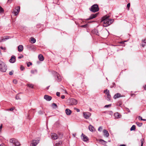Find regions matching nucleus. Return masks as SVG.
I'll list each match as a JSON object with an SVG mask.
<instances>
[{
  "instance_id": "nucleus-55",
  "label": "nucleus",
  "mask_w": 146,
  "mask_h": 146,
  "mask_svg": "<svg viewBox=\"0 0 146 146\" xmlns=\"http://www.w3.org/2000/svg\"><path fill=\"white\" fill-rule=\"evenodd\" d=\"M14 109L13 108H11L9 109V110L10 111H12Z\"/></svg>"
},
{
  "instance_id": "nucleus-11",
  "label": "nucleus",
  "mask_w": 146,
  "mask_h": 146,
  "mask_svg": "<svg viewBox=\"0 0 146 146\" xmlns=\"http://www.w3.org/2000/svg\"><path fill=\"white\" fill-rule=\"evenodd\" d=\"M83 137L82 140L83 141L85 142L88 141L89 139L88 137L86 135L84 134L83 133H82L81 135V137Z\"/></svg>"
},
{
  "instance_id": "nucleus-2",
  "label": "nucleus",
  "mask_w": 146,
  "mask_h": 146,
  "mask_svg": "<svg viewBox=\"0 0 146 146\" xmlns=\"http://www.w3.org/2000/svg\"><path fill=\"white\" fill-rule=\"evenodd\" d=\"M7 70V66L2 61L0 60V71L5 72Z\"/></svg>"
},
{
  "instance_id": "nucleus-29",
  "label": "nucleus",
  "mask_w": 146,
  "mask_h": 146,
  "mask_svg": "<svg viewBox=\"0 0 146 146\" xmlns=\"http://www.w3.org/2000/svg\"><path fill=\"white\" fill-rule=\"evenodd\" d=\"M93 32H94V33L96 34V35H99L98 32L97 30L96 29H94V30L93 31Z\"/></svg>"
},
{
  "instance_id": "nucleus-18",
  "label": "nucleus",
  "mask_w": 146,
  "mask_h": 146,
  "mask_svg": "<svg viewBox=\"0 0 146 146\" xmlns=\"http://www.w3.org/2000/svg\"><path fill=\"white\" fill-rule=\"evenodd\" d=\"M104 135L106 137H108L109 136V134L108 131L106 129H104L103 131Z\"/></svg>"
},
{
  "instance_id": "nucleus-19",
  "label": "nucleus",
  "mask_w": 146,
  "mask_h": 146,
  "mask_svg": "<svg viewBox=\"0 0 146 146\" xmlns=\"http://www.w3.org/2000/svg\"><path fill=\"white\" fill-rule=\"evenodd\" d=\"M18 51L19 52H21L23 50V47L22 45H20L18 46Z\"/></svg>"
},
{
  "instance_id": "nucleus-58",
  "label": "nucleus",
  "mask_w": 146,
  "mask_h": 146,
  "mask_svg": "<svg viewBox=\"0 0 146 146\" xmlns=\"http://www.w3.org/2000/svg\"><path fill=\"white\" fill-rule=\"evenodd\" d=\"M0 146H5V145L4 144H2L0 145Z\"/></svg>"
},
{
  "instance_id": "nucleus-28",
  "label": "nucleus",
  "mask_w": 146,
  "mask_h": 146,
  "mask_svg": "<svg viewBox=\"0 0 146 146\" xmlns=\"http://www.w3.org/2000/svg\"><path fill=\"white\" fill-rule=\"evenodd\" d=\"M122 104V102L121 101H119L117 103V105L121 107Z\"/></svg>"
},
{
  "instance_id": "nucleus-6",
  "label": "nucleus",
  "mask_w": 146,
  "mask_h": 146,
  "mask_svg": "<svg viewBox=\"0 0 146 146\" xmlns=\"http://www.w3.org/2000/svg\"><path fill=\"white\" fill-rule=\"evenodd\" d=\"M52 74L56 76V79L58 82H60L61 80V78L59 74L55 71H53Z\"/></svg>"
},
{
  "instance_id": "nucleus-37",
  "label": "nucleus",
  "mask_w": 146,
  "mask_h": 146,
  "mask_svg": "<svg viewBox=\"0 0 146 146\" xmlns=\"http://www.w3.org/2000/svg\"><path fill=\"white\" fill-rule=\"evenodd\" d=\"M110 112L112 113V112L111 111H104L103 112V113H104L109 114V113Z\"/></svg>"
},
{
  "instance_id": "nucleus-39",
  "label": "nucleus",
  "mask_w": 146,
  "mask_h": 146,
  "mask_svg": "<svg viewBox=\"0 0 146 146\" xmlns=\"http://www.w3.org/2000/svg\"><path fill=\"white\" fill-rule=\"evenodd\" d=\"M32 65V63L30 62H29L27 64V66L28 67H29L30 66V65Z\"/></svg>"
},
{
  "instance_id": "nucleus-22",
  "label": "nucleus",
  "mask_w": 146,
  "mask_h": 146,
  "mask_svg": "<svg viewBox=\"0 0 146 146\" xmlns=\"http://www.w3.org/2000/svg\"><path fill=\"white\" fill-rule=\"evenodd\" d=\"M114 115L115 119L119 118L121 116V115L119 114L118 112L115 113H114Z\"/></svg>"
},
{
  "instance_id": "nucleus-36",
  "label": "nucleus",
  "mask_w": 146,
  "mask_h": 146,
  "mask_svg": "<svg viewBox=\"0 0 146 146\" xmlns=\"http://www.w3.org/2000/svg\"><path fill=\"white\" fill-rule=\"evenodd\" d=\"M15 98L16 100H21V98L18 94L16 96Z\"/></svg>"
},
{
  "instance_id": "nucleus-53",
  "label": "nucleus",
  "mask_w": 146,
  "mask_h": 146,
  "mask_svg": "<svg viewBox=\"0 0 146 146\" xmlns=\"http://www.w3.org/2000/svg\"><path fill=\"white\" fill-rule=\"evenodd\" d=\"M61 98L62 99H64L65 98V96L64 95H62L61 96Z\"/></svg>"
},
{
  "instance_id": "nucleus-49",
  "label": "nucleus",
  "mask_w": 146,
  "mask_h": 146,
  "mask_svg": "<svg viewBox=\"0 0 146 146\" xmlns=\"http://www.w3.org/2000/svg\"><path fill=\"white\" fill-rule=\"evenodd\" d=\"M130 4L129 3H128L127 5V7L128 8H129L130 7Z\"/></svg>"
},
{
  "instance_id": "nucleus-27",
  "label": "nucleus",
  "mask_w": 146,
  "mask_h": 146,
  "mask_svg": "<svg viewBox=\"0 0 146 146\" xmlns=\"http://www.w3.org/2000/svg\"><path fill=\"white\" fill-rule=\"evenodd\" d=\"M135 129V126L134 125H133L131 127L130 129V130L131 131L134 130Z\"/></svg>"
},
{
  "instance_id": "nucleus-15",
  "label": "nucleus",
  "mask_w": 146,
  "mask_h": 146,
  "mask_svg": "<svg viewBox=\"0 0 146 146\" xmlns=\"http://www.w3.org/2000/svg\"><path fill=\"white\" fill-rule=\"evenodd\" d=\"M15 61V57L14 56H11V58L9 60V62L11 63H14Z\"/></svg>"
},
{
  "instance_id": "nucleus-62",
  "label": "nucleus",
  "mask_w": 146,
  "mask_h": 146,
  "mask_svg": "<svg viewBox=\"0 0 146 146\" xmlns=\"http://www.w3.org/2000/svg\"><path fill=\"white\" fill-rule=\"evenodd\" d=\"M144 89L145 90H146V85H145V87H144Z\"/></svg>"
},
{
  "instance_id": "nucleus-34",
  "label": "nucleus",
  "mask_w": 146,
  "mask_h": 146,
  "mask_svg": "<svg viewBox=\"0 0 146 146\" xmlns=\"http://www.w3.org/2000/svg\"><path fill=\"white\" fill-rule=\"evenodd\" d=\"M28 86L31 88H33L34 85L33 84H27Z\"/></svg>"
},
{
  "instance_id": "nucleus-4",
  "label": "nucleus",
  "mask_w": 146,
  "mask_h": 146,
  "mask_svg": "<svg viewBox=\"0 0 146 146\" xmlns=\"http://www.w3.org/2000/svg\"><path fill=\"white\" fill-rule=\"evenodd\" d=\"M9 141L10 143H13L14 144L13 146H20L21 145L20 143L18 140L15 138H12L10 139Z\"/></svg>"
},
{
  "instance_id": "nucleus-16",
  "label": "nucleus",
  "mask_w": 146,
  "mask_h": 146,
  "mask_svg": "<svg viewBox=\"0 0 146 146\" xmlns=\"http://www.w3.org/2000/svg\"><path fill=\"white\" fill-rule=\"evenodd\" d=\"M123 96H121V94L119 93H117L115 94L113 96V98L114 99H116L117 98H119L120 97H123Z\"/></svg>"
},
{
  "instance_id": "nucleus-5",
  "label": "nucleus",
  "mask_w": 146,
  "mask_h": 146,
  "mask_svg": "<svg viewBox=\"0 0 146 146\" xmlns=\"http://www.w3.org/2000/svg\"><path fill=\"white\" fill-rule=\"evenodd\" d=\"M68 102L69 105H76L77 104V101L75 99L71 98L68 100Z\"/></svg>"
},
{
  "instance_id": "nucleus-38",
  "label": "nucleus",
  "mask_w": 146,
  "mask_h": 146,
  "mask_svg": "<svg viewBox=\"0 0 146 146\" xmlns=\"http://www.w3.org/2000/svg\"><path fill=\"white\" fill-rule=\"evenodd\" d=\"M88 26V24H86L84 25H82L81 27L82 28H87Z\"/></svg>"
},
{
  "instance_id": "nucleus-48",
  "label": "nucleus",
  "mask_w": 146,
  "mask_h": 146,
  "mask_svg": "<svg viewBox=\"0 0 146 146\" xmlns=\"http://www.w3.org/2000/svg\"><path fill=\"white\" fill-rule=\"evenodd\" d=\"M9 38H3V39H2V41H5L6 40H7Z\"/></svg>"
},
{
  "instance_id": "nucleus-24",
  "label": "nucleus",
  "mask_w": 146,
  "mask_h": 146,
  "mask_svg": "<svg viewBox=\"0 0 146 146\" xmlns=\"http://www.w3.org/2000/svg\"><path fill=\"white\" fill-rule=\"evenodd\" d=\"M100 141L101 142V143L105 146H106V144L107 143V142L106 141H104V140L101 139L100 140Z\"/></svg>"
},
{
  "instance_id": "nucleus-51",
  "label": "nucleus",
  "mask_w": 146,
  "mask_h": 146,
  "mask_svg": "<svg viewBox=\"0 0 146 146\" xmlns=\"http://www.w3.org/2000/svg\"><path fill=\"white\" fill-rule=\"evenodd\" d=\"M13 73L12 71L10 72H9V74L10 75H12L13 74Z\"/></svg>"
},
{
  "instance_id": "nucleus-3",
  "label": "nucleus",
  "mask_w": 146,
  "mask_h": 146,
  "mask_svg": "<svg viewBox=\"0 0 146 146\" xmlns=\"http://www.w3.org/2000/svg\"><path fill=\"white\" fill-rule=\"evenodd\" d=\"M89 9L92 12L95 13L98 11L99 10V9L98 5L97 4H95L92 5L89 8Z\"/></svg>"
},
{
  "instance_id": "nucleus-12",
  "label": "nucleus",
  "mask_w": 146,
  "mask_h": 146,
  "mask_svg": "<svg viewBox=\"0 0 146 146\" xmlns=\"http://www.w3.org/2000/svg\"><path fill=\"white\" fill-rule=\"evenodd\" d=\"M51 136L52 139L54 140L58 138L57 135L54 133H52L51 134Z\"/></svg>"
},
{
  "instance_id": "nucleus-64",
  "label": "nucleus",
  "mask_w": 146,
  "mask_h": 146,
  "mask_svg": "<svg viewBox=\"0 0 146 146\" xmlns=\"http://www.w3.org/2000/svg\"><path fill=\"white\" fill-rule=\"evenodd\" d=\"M109 114L111 115V114L110 113H109V114Z\"/></svg>"
},
{
  "instance_id": "nucleus-31",
  "label": "nucleus",
  "mask_w": 146,
  "mask_h": 146,
  "mask_svg": "<svg viewBox=\"0 0 146 146\" xmlns=\"http://www.w3.org/2000/svg\"><path fill=\"white\" fill-rule=\"evenodd\" d=\"M31 72L32 74H34L35 73H37V70L36 69L35 70H31Z\"/></svg>"
},
{
  "instance_id": "nucleus-20",
  "label": "nucleus",
  "mask_w": 146,
  "mask_h": 146,
  "mask_svg": "<svg viewBox=\"0 0 146 146\" xmlns=\"http://www.w3.org/2000/svg\"><path fill=\"white\" fill-rule=\"evenodd\" d=\"M65 112L67 115H70L72 113L71 110L68 109H66V110Z\"/></svg>"
},
{
  "instance_id": "nucleus-59",
  "label": "nucleus",
  "mask_w": 146,
  "mask_h": 146,
  "mask_svg": "<svg viewBox=\"0 0 146 146\" xmlns=\"http://www.w3.org/2000/svg\"><path fill=\"white\" fill-rule=\"evenodd\" d=\"M120 146H126L124 144L121 145Z\"/></svg>"
},
{
  "instance_id": "nucleus-26",
  "label": "nucleus",
  "mask_w": 146,
  "mask_h": 146,
  "mask_svg": "<svg viewBox=\"0 0 146 146\" xmlns=\"http://www.w3.org/2000/svg\"><path fill=\"white\" fill-rule=\"evenodd\" d=\"M31 43H34L35 42L36 40L34 38L32 37L31 38Z\"/></svg>"
},
{
  "instance_id": "nucleus-61",
  "label": "nucleus",
  "mask_w": 146,
  "mask_h": 146,
  "mask_svg": "<svg viewBox=\"0 0 146 146\" xmlns=\"http://www.w3.org/2000/svg\"><path fill=\"white\" fill-rule=\"evenodd\" d=\"M50 86H48L47 88H46V89L48 90V89H49V87H50Z\"/></svg>"
},
{
  "instance_id": "nucleus-50",
  "label": "nucleus",
  "mask_w": 146,
  "mask_h": 146,
  "mask_svg": "<svg viewBox=\"0 0 146 146\" xmlns=\"http://www.w3.org/2000/svg\"><path fill=\"white\" fill-rule=\"evenodd\" d=\"M60 93L59 92H57L56 93V95L58 96H60Z\"/></svg>"
},
{
  "instance_id": "nucleus-60",
  "label": "nucleus",
  "mask_w": 146,
  "mask_h": 146,
  "mask_svg": "<svg viewBox=\"0 0 146 146\" xmlns=\"http://www.w3.org/2000/svg\"><path fill=\"white\" fill-rule=\"evenodd\" d=\"M146 40V39H145L144 40H143V42L144 43H145L146 42H145V41Z\"/></svg>"
},
{
  "instance_id": "nucleus-8",
  "label": "nucleus",
  "mask_w": 146,
  "mask_h": 146,
  "mask_svg": "<svg viewBox=\"0 0 146 146\" xmlns=\"http://www.w3.org/2000/svg\"><path fill=\"white\" fill-rule=\"evenodd\" d=\"M20 10L19 6H17L13 10V12L15 16L17 15L19 13Z\"/></svg>"
},
{
  "instance_id": "nucleus-7",
  "label": "nucleus",
  "mask_w": 146,
  "mask_h": 146,
  "mask_svg": "<svg viewBox=\"0 0 146 146\" xmlns=\"http://www.w3.org/2000/svg\"><path fill=\"white\" fill-rule=\"evenodd\" d=\"M104 93H105L107 95V100L109 101L110 100L111 96L110 94L109 90L108 89L104 90Z\"/></svg>"
},
{
  "instance_id": "nucleus-45",
  "label": "nucleus",
  "mask_w": 146,
  "mask_h": 146,
  "mask_svg": "<svg viewBox=\"0 0 146 146\" xmlns=\"http://www.w3.org/2000/svg\"><path fill=\"white\" fill-rule=\"evenodd\" d=\"M13 82L15 84H16L17 83V81L16 79H14L13 80Z\"/></svg>"
},
{
  "instance_id": "nucleus-10",
  "label": "nucleus",
  "mask_w": 146,
  "mask_h": 146,
  "mask_svg": "<svg viewBox=\"0 0 146 146\" xmlns=\"http://www.w3.org/2000/svg\"><path fill=\"white\" fill-rule=\"evenodd\" d=\"M98 14V13H96L94 14H92L90 16V17L89 18H88L86 20H90L91 19H93L94 18H95L97 16V15Z\"/></svg>"
},
{
  "instance_id": "nucleus-14",
  "label": "nucleus",
  "mask_w": 146,
  "mask_h": 146,
  "mask_svg": "<svg viewBox=\"0 0 146 146\" xmlns=\"http://www.w3.org/2000/svg\"><path fill=\"white\" fill-rule=\"evenodd\" d=\"M39 143L38 141L33 140L32 143L30 145V146H35Z\"/></svg>"
},
{
  "instance_id": "nucleus-44",
  "label": "nucleus",
  "mask_w": 146,
  "mask_h": 146,
  "mask_svg": "<svg viewBox=\"0 0 146 146\" xmlns=\"http://www.w3.org/2000/svg\"><path fill=\"white\" fill-rule=\"evenodd\" d=\"M143 141H144V140L143 139H142L141 140V146H143Z\"/></svg>"
},
{
  "instance_id": "nucleus-21",
  "label": "nucleus",
  "mask_w": 146,
  "mask_h": 146,
  "mask_svg": "<svg viewBox=\"0 0 146 146\" xmlns=\"http://www.w3.org/2000/svg\"><path fill=\"white\" fill-rule=\"evenodd\" d=\"M38 58L39 60L40 61H43L44 59L43 56L41 54H40L38 56Z\"/></svg>"
},
{
  "instance_id": "nucleus-42",
  "label": "nucleus",
  "mask_w": 146,
  "mask_h": 146,
  "mask_svg": "<svg viewBox=\"0 0 146 146\" xmlns=\"http://www.w3.org/2000/svg\"><path fill=\"white\" fill-rule=\"evenodd\" d=\"M25 69V68L23 66H21L20 67V70L21 71H23Z\"/></svg>"
},
{
  "instance_id": "nucleus-57",
  "label": "nucleus",
  "mask_w": 146,
  "mask_h": 146,
  "mask_svg": "<svg viewBox=\"0 0 146 146\" xmlns=\"http://www.w3.org/2000/svg\"><path fill=\"white\" fill-rule=\"evenodd\" d=\"M12 0H8V3H11Z\"/></svg>"
},
{
  "instance_id": "nucleus-41",
  "label": "nucleus",
  "mask_w": 146,
  "mask_h": 146,
  "mask_svg": "<svg viewBox=\"0 0 146 146\" xmlns=\"http://www.w3.org/2000/svg\"><path fill=\"white\" fill-rule=\"evenodd\" d=\"M102 127L101 126L98 129V131L100 132H101L102 131Z\"/></svg>"
},
{
  "instance_id": "nucleus-46",
  "label": "nucleus",
  "mask_w": 146,
  "mask_h": 146,
  "mask_svg": "<svg viewBox=\"0 0 146 146\" xmlns=\"http://www.w3.org/2000/svg\"><path fill=\"white\" fill-rule=\"evenodd\" d=\"M74 110H76L77 112H80V110L79 109L77 108H74Z\"/></svg>"
},
{
  "instance_id": "nucleus-32",
  "label": "nucleus",
  "mask_w": 146,
  "mask_h": 146,
  "mask_svg": "<svg viewBox=\"0 0 146 146\" xmlns=\"http://www.w3.org/2000/svg\"><path fill=\"white\" fill-rule=\"evenodd\" d=\"M112 85H111L110 86V87L111 88H115V84L114 82H113L112 83Z\"/></svg>"
},
{
  "instance_id": "nucleus-23",
  "label": "nucleus",
  "mask_w": 146,
  "mask_h": 146,
  "mask_svg": "<svg viewBox=\"0 0 146 146\" xmlns=\"http://www.w3.org/2000/svg\"><path fill=\"white\" fill-rule=\"evenodd\" d=\"M88 128H89V130L91 131H94V127L92 126L91 125H90L89 126H88Z\"/></svg>"
},
{
  "instance_id": "nucleus-13",
  "label": "nucleus",
  "mask_w": 146,
  "mask_h": 146,
  "mask_svg": "<svg viewBox=\"0 0 146 146\" xmlns=\"http://www.w3.org/2000/svg\"><path fill=\"white\" fill-rule=\"evenodd\" d=\"M44 98L47 101H50L51 100L52 98L50 96H49L48 95H46L44 96Z\"/></svg>"
},
{
  "instance_id": "nucleus-63",
  "label": "nucleus",
  "mask_w": 146,
  "mask_h": 146,
  "mask_svg": "<svg viewBox=\"0 0 146 146\" xmlns=\"http://www.w3.org/2000/svg\"><path fill=\"white\" fill-rule=\"evenodd\" d=\"M143 119V120H142L143 121H146V119Z\"/></svg>"
},
{
  "instance_id": "nucleus-17",
  "label": "nucleus",
  "mask_w": 146,
  "mask_h": 146,
  "mask_svg": "<svg viewBox=\"0 0 146 146\" xmlns=\"http://www.w3.org/2000/svg\"><path fill=\"white\" fill-rule=\"evenodd\" d=\"M55 145L54 146H62V142L61 141H56Z\"/></svg>"
},
{
  "instance_id": "nucleus-35",
  "label": "nucleus",
  "mask_w": 146,
  "mask_h": 146,
  "mask_svg": "<svg viewBox=\"0 0 146 146\" xmlns=\"http://www.w3.org/2000/svg\"><path fill=\"white\" fill-rule=\"evenodd\" d=\"M52 106L53 107V108H55L57 107L56 104L54 103L52 104Z\"/></svg>"
},
{
  "instance_id": "nucleus-56",
  "label": "nucleus",
  "mask_w": 146,
  "mask_h": 146,
  "mask_svg": "<svg viewBox=\"0 0 146 146\" xmlns=\"http://www.w3.org/2000/svg\"><path fill=\"white\" fill-rule=\"evenodd\" d=\"M2 128V125L1 124V125L0 126V131L1 130Z\"/></svg>"
},
{
  "instance_id": "nucleus-54",
  "label": "nucleus",
  "mask_w": 146,
  "mask_h": 146,
  "mask_svg": "<svg viewBox=\"0 0 146 146\" xmlns=\"http://www.w3.org/2000/svg\"><path fill=\"white\" fill-rule=\"evenodd\" d=\"M139 119H141V120H143V119L142 118V117H141V116H139Z\"/></svg>"
},
{
  "instance_id": "nucleus-1",
  "label": "nucleus",
  "mask_w": 146,
  "mask_h": 146,
  "mask_svg": "<svg viewBox=\"0 0 146 146\" xmlns=\"http://www.w3.org/2000/svg\"><path fill=\"white\" fill-rule=\"evenodd\" d=\"M109 16L105 15L102 18V21L103 22L104 27H107L108 26L113 22V19H109Z\"/></svg>"
},
{
  "instance_id": "nucleus-43",
  "label": "nucleus",
  "mask_w": 146,
  "mask_h": 146,
  "mask_svg": "<svg viewBox=\"0 0 146 146\" xmlns=\"http://www.w3.org/2000/svg\"><path fill=\"white\" fill-rule=\"evenodd\" d=\"M0 48L1 49L4 50V51H5L6 50V48L5 47H3L2 46H1Z\"/></svg>"
},
{
  "instance_id": "nucleus-9",
  "label": "nucleus",
  "mask_w": 146,
  "mask_h": 146,
  "mask_svg": "<svg viewBox=\"0 0 146 146\" xmlns=\"http://www.w3.org/2000/svg\"><path fill=\"white\" fill-rule=\"evenodd\" d=\"M83 114L84 118L86 119H88L91 115V113L89 112H84Z\"/></svg>"
},
{
  "instance_id": "nucleus-30",
  "label": "nucleus",
  "mask_w": 146,
  "mask_h": 146,
  "mask_svg": "<svg viewBox=\"0 0 146 146\" xmlns=\"http://www.w3.org/2000/svg\"><path fill=\"white\" fill-rule=\"evenodd\" d=\"M136 124L139 127H141L142 125V123H139L138 122H136Z\"/></svg>"
},
{
  "instance_id": "nucleus-25",
  "label": "nucleus",
  "mask_w": 146,
  "mask_h": 146,
  "mask_svg": "<svg viewBox=\"0 0 146 146\" xmlns=\"http://www.w3.org/2000/svg\"><path fill=\"white\" fill-rule=\"evenodd\" d=\"M33 45L31 44L28 45L27 46V48L29 50L32 49Z\"/></svg>"
},
{
  "instance_id": "nucleus-40",
  "label": "nucleus",
  "mask_w": 146,
  "mask_h": 146,
  "mask_svg": "<svg viewBox=\"0 0 146 146\" xmlns=\"http://www.w3.org/2000/svg\"><path fill=\"white\" fill-rule=\"evenodd\" d=\"M111 106V104H109L108 105H106L104 106V108H108L110 107Z\"/></svg>"
},
{
  "instance_id": "nucleus-33",
  "label": "nucleus",
  "mask_w": 146,
  "mask_h": 146,
  "mask_svg": "<svg viewBox=\"0 0 146 146\" xmlns=\"http://www.w3.org/2000/svg\"><path fill=\"white\" fill-rule=\"evenodd\" d=\"M4 10L3 8L0 6V13H2L4 12Z\"/></svg>"
},
{
  "instance_id": "nucleus-47",
  "label": "nucleus",
  "mask_w": 146,
  "mask_h": 146,
  "mask_svg": "<svg viewBox=\"0 0 146 146\" xmlns=\"http://www.w3.org/2000/svg\"><path fill=\"white\" fill-rule=\"evenodd\" d=\"M125 110L126 111H127L128 112H130V111L128 108H125Z\"/></svg>"
},
{
  "instance_id": "nucleus-52",
  "label": "nucleus",
  "mask_w": 146,
  "mask_h": 146,
  "mask_svg": "<svg viewBox=\"0 0 146 146\" xmlns=\"http://www.w3.org/2000/svg\"><path fill=\"white\" fill-rule=\"evenodd\" d=\"M23 55H22L21 56H19L18 57V58H19V59H21V58H23Z\"/></svg>"
}]
</instances>
